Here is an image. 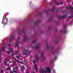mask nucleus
I'll list each match as a JSON object with an SVG mask.
<instances>
[{"label":"nucleus","instance_id":"f257e3e1","mask_svg":"<svg viewBox=\"0 0 73 73\" xmlns=\"http://www.w3.org/2000/svg\"><path fill=\"white\" fill-rule=\"evenodd\" d=\"M22 32L21 33V32L20 31H19V33H20V35H21L23 33V34H24V36L23 37H24V38L25 39L24 40V41H27V40H28V38H26L25 37V34H26V32H25V31H24V28H23L22 30Z\"/></svg>","mask_w":73,"mask_h":73},{"label":"nucleus","instance_id":"f03ea898","mask_svg":"<svg viewBox=\"0 0 73 73\" xmlns=\"http://www.w3.org/2000/svg\"><path fill=\"white\" fill-rule=\"evenodd\" d=\"M8 21V18L6 17L5 15H4L3 18L2 23L3 24H7Z\"/></svg>","mask_w":73,"mask_h":73},{"label":"nucleus","instance_id":"7ed1b4c3","mask_svg":"<svg viewBox=\"0 0 73 73\" xmlns=\"http://www.w3.org/2000/svg\"><path fill=\"white\" fill-rule=\"evenodd\" d=\"M44 68H43L40 70V73H47L46 70H47L49 73H50V68H47L45 70H44Z\"/></svg>","mask_w":73,"mask_h":73},{"label":"nucleus","instance_id":"20e7f679","mask_svg":"<svg viewBox=\"0 0 73 73\" xmlns=\"http://www.w3.org/2000/svg\"><path fill=\"white\" fill-rule=\"evenodd\" d=\"M70 13H72L70 12V11H69L68 13L66 14L65 15L59 16L58 17V18L59 19H65L66 17V16Z\"/></svg>","mask_w":73,"mask_h":73},{"label":"nucleus","instance_id":"39448f33","mask_svg":"<svg viewBox=\"0 0 73 73\" xmlns=\"http://www.w3.org/2000/svg\"><path fill=\"white\" fill-rule=\"evenodd\" d=\"M64 29L63 31H61L60 33H66L68 32V31L66 30V26L65 25H64Z\"/></svg>","mask_w":73,"mask_h":73},{"label":"nucleus","instance_id":"423d86ee","mask_svg":"<svg viewBox=\"0 0 73 73\" xmlns=\"http://www.w3.org/2000/svg\"><path fill=\"white\" fill-rule=\"evenodd\" d=\"M33 63H34L35 64V66H34L35 67V69L36 71V72H37V71H38V68L37 67V65L36 64V62H35V59L33 61Z\"/></svg>","mask_w":73,"mask_h":73},{"label":"nucleus","instance_id":"0eeeda50","mask_svg":"<svg viewBox=\"0 0 73 73\" xmlns=\"http://www.w3.org/2000/svg\"><path fill=\"white\" fill-rule=\"evenodd\" d=\"M54 47L52 46H47L46 48L47 49H51V52H53V50L54 49Z\"/></svg>","mask_w":73,"mask_h":73},{"label":"nucleus","instance_id":"6e6552de","mask_svg":"<svg viewBox=\"0 0 73 73\" xmlns=\"http://www.w3.org/2000/svg\"><path fill=\"white\" fill-rule=\"evenodd\" d=\"M20 37L19 36L17 38V40L16 41V42L15 43V45L17 46H19V42H20Z\"/></svg>","mask_w":73,"mask_h":73},{"label":"nucleus","instance_id":"1a4fd4ad","mask_svg":"<svg viewBox=\"0 0 73 73\" xmlns=\"http://www.w3.org/2000/svg\"><path fill=\"white\" fill-rule=\"evenodd\" d=\"M49 15L50 17H49V19L47 20V21L48 22L52 21V17H53L52 13L49 14Z\"/></svg>","mask_w":73,"mask_h":73},{"label":"nucleus","instance_id":"9d476101","mask_svg":"<svg viewBox=\"0 0 73 73\" xmlns=\"http://www.w3.org/2000/svg\"><path fill=\"white\" fill-rule=\"evenodd\" d=\"M20 68L21 69L20 71L21 72H23V71H24L25 70V67H24L23 66H20Z\"/></svg>","mask_w":73,"mask_h":73},{"label":"nucleus","instance_id":"9b49d317","mask_svg":"<svg viewBox=\"0 0 73 73\" xmlns=\"http://www.w3.org/2000/svg\"><path fill=\"white\" fill-rule=\"evenodd\" d=\"M31 46V48H35V49H36V50H39L40 51V47L39 46H36L35 47L32 46Z\"/></svg>","mask_w":73,"mask_h":73},{"label":"nucleus","instance_id":"f8f14e48","mask_svg":"<svg viewBox=\"0 0 73 73\" xmlns=\"http://www.w3.org/2000/svg\"><path fill=\"white\" fill-rule=\"evenodd\" d=\"M41 21L40 19L37 20L36 22H35L34 23V24H38L40 23Z\"/></svg>","mask_w":73,"mask_h":73},{"label":"nucleus","instance_id":"ddd939ff","mask_svg":"<svg viewBox=\"0 0 73 73\" xmlns=\"http://www.w3.org/2000/svg\"><path fill=\"white\" fill-rule=\"evenodd\" d=\"M56 9V8L54 7H53L52 8V9H49V11H52V12H54L55 10Z\"/></svg>","mask_w":73,"mask_h":73},{"label":"nucleus","instance_id":"4468645a","mask_svg":"<svg viewBox=\"0 0 73 73\" xmlns=\"http://www.w3.org/2000/svg\"><path fill=\"white\" fill-rule=\"evenodd\" d=\"M15 68H13V71L15 73H19V71H17V70H15Z\"/></svg>","mask_w":73,"mask_h":73},{"label":"nucleus","instance_id":"2eb2a0df","mask_svg":"<svg viewBox=\"0 0 73 73\" xmlns=\"http://www.w3.org/2000/svg\"><path fill=\"white\" fill-rule=\"evenodd\" d=\"M27 52H28V50H26L25 49L24 51V52H23V54H24L27 55Z\"/></svg>","mask_w":73,"mask_h":73},{"label":"nucleus","instance_id":"dca6fc26","mask_svg":"<svg viewBox=\"0 0 73 73\" xmlns=\"http://www.w3.org/2000/svg\"><path fill=\"white\" fill-rule=\"evenodd\" d=\"M15 38V36H11L10 37V40H11L12 41Z\"/></svg>","mask_w":73,"mask_h":73},{"label":"nucleus","instance_id":"f3484780","mask_svg":"<svg viewBox=\"0 0 73 73\" xmlns=\"http://www.w3.org/2000/svg\"><path fill=\"white\" fill-rule=\"evenodd\" d=\"M69 8H70V9H73V8L72 7V6H71V5H69V6H68V7L67 8V10H69Z\"/></svg>","mask_w":73,"mask_h":73},{"label":"nucleus","instance_id":"a211bd4d","mask_svg":"<svg viewBox=\"0 0 73 73\" xmlns=\"http://www.w3.org/2000/svg\"><path fill=\"white\" fill-rule=\"evenodd\" d=\"M36 57L37 61H39V59H40V57H38L36 55Z\"/></svg>","mask_w":73,"mask_h":73},{"label":"nucleus","instance_id":"6ab92c4d","mask_svg":"<svg viewBox=\"0 0 73 73\" xmlns=\"http://www.w3.org/2000/svg\"><path fill=\"white\" fill-rule=\"evenodd\" d=\"M17 65H16V67H14L13 68H15V69L17 70V69L19 68V66H17Z\"/></svg>","mask_w":73,"mask_h":73},{"label":"nucleus","instance_id":"aec40b11","mask_svg":"<svg viewBox=\"0 0 73 73\" xmlns=\"http://www.w3.org/2000/svg\"><path fill=\"white\" fill-rule=\"evenodd\" d=\"M2 51L3 52H4L5 51V47L3 46V48L2 49Z\"/></svg>","mask_w":73,"mask_h":73},{"label":"nucleus","instance_id":"412c9836","mask_svg":"<svg viewBox=\"0 0 73 73\" xmlns=\"http://www.w3.org/2000/svg\"><path fill=\"white\" fill-rule=\"evenodd\" d=\"M14 59L15 60V61H16L18 62V63H20V61H19L18 60H16V58L14 57Z\"/></svg>","mask_w":73,"mask_h":73},{"label":"nucleus","instance_id":"4be33fe9","mask_svg":"<svg viewBox=\"0 0 73 73\" xmlns=\"http://www.w3.org/2000/svg\"><path fill=\"white\" fill-rule=\"evenodd\" d=\"M58 49L56 50L55 52L53 53V54L54 55L56 53H57V52H58Z\"/></svg>","mask_w":73,"mask_h":73},{"label":"nucleus","instance_id":"5701e85b","mask_svg":"<svg viewBox=\"0 0 73 73\" xmlns=\"http://www.w3.org/2000/svg\"><path fill=\"white\" fill-rule=\"evenodd\" d=\"M18 52H19V50H18L17 51L15 52V53L14 54H13L12 55L13 56V55H14V54H17V53Z\"/></svg>","mask_w":73,"mask_h":73},{"label":"nucleus","instance_id":"b1692460","mask_svg":"<svg viewBox=\"0 0 73 73\" xmlns=\"http://www.w3.org/2000/svg\"><path fill=\"white\" fill-rule=\"evenodd\" d=\"M36 42V39H35L33 41V44H35Z\"/></svg>","mask_w":73,"mask_h":73},{"label":"nucleus","instance_id":"393cba45","mask_svg":"<svg viewBox=\"0 0 73 73\" xmlns=\"http://www.w3.org/2000/svg\"><path fill=\"white\" fill-rule=\"evenodd\" d=\"M11 68L10 67H9V68H7L6 69V70H11Z\"/></svg>","mask_w":73,"mask_h":73},{"label":"nucleus","instance_id":"a878e982","mask_svg":"<svg viewBox=\"0 0 73 73\" xmlns=\"http://www.w3.org/2000/svg\"><path fill=\"white\" fill-rule=\"evenodd\" d=\"M7 53L8 55H9L11 53L10 52V51H8L7 52Z\"/></svg>","mask_w":73,"mask_h":73},{"label":"nucleus","instance_id":"bb28decb","mask_svg":"<svg viewBox=\"0 0 73 73\" xmlns=\"http://www.w3.org/2000/svg\"><path fill=\"white\" fill-rule=\"evenodd\" d=\"M43 55H44V54L43 53V52H41V56L42 57H43Z\"/></svg>","mask_w":73,"mask_h":73},{"label":"nucleus","instance_id":"cd10ccee","mask_svg":"<svg viewBox=\"0 0 73 73\" xmlns=\"http://www.w3.org/2000/svg\"><path fill=\"white\" fill-rule=\"evenodd\" d=\"M73 17V15L72 14L70 15V16L69 17V18H72Z\"/></svg>","mask_w":73,"mask_h":73},{"label":"nucleus","instance_id":"c85d7f7f","mask_svg":"<svg viewBox=\"0 0 73 73\" xmlns=\"http://www.w3.org/2000/svg\"><path fill=\"white\" fill-rule=\"evenodd\" d=\"M55 42L56 44H57L58 43V42H59V41H58L57 40H56L55 41Z\"/></svg>","mask_w":73,"mask_h":73},{"label":"nucleus","instance_id":"c756f323","mask_svg":"<svg viewBox=\"0 0 73 73\" xmlns=\"http://www.w3.org/2000/svg\"><path fill=\"white\" fill-rule=\"evenodd\" d=\"M24 65H25L26 66H28V64H27V63H25V64L24 63Z\"/></svg>","mask_w":73,"mask_h":73},{"label":"nucleus","instance_id":"7c9ffc66","mask_svg":"<svg viewBox=\"0 0 73 73\" xmlns=\"http://www.w3.org/2000/svg\"><path fill=\"white\" fill-rule=\"evenodd\" d=\"M45 13L46 14H47L48 13V11L46 10L45 11Z\"/></svg>","mask_w":73,"mask_h":73},{"label":"nucleus","instance_id":"2f4dec72","mask_svg":"<svg viewBox=\"0 0 73 73\" xmlns=\"http://www.w3.org/2000/svg\"><path fill=\"white\" fill-rule=\"evenodd\" d=\"M20 62V64H24V63H23V62Z\"/></svg>","mask_w":73,"mask_h":73},{"label":"nucleus","instance_id":"473e14b6","mask_svg":"<svg viewBox=\"0 0 73 73\" xmlns=\"http://www.w3.org/2000/svg\"><path fill=\"white\" fill-rule=\"evenodd\" d=\"M56 4L57 5H59V3H56Z\"/></svg>","mask_w":73,"mask_h":73},{"label":"nucleus","instance_id":"72a5a7b5","mask_svg":"<svg viewBox=\"0 0 73 73\" xmlns=\"http://www.w3.org/2000/svg\"><path fill=\"white\" fill-rule=\"evenodd\" d=\"M1 73H3L4 72V70H1Z\"/></svg>","mask_w":73,"mask_h":73},{"label":"nucleus","instance_id":"f704fd0d","mask_svg":"<svg viewBox=\"0 0 73 73\" xmlns=\"http://www.w3.org/2000/svg\"><path fill=\"white\" fill-rule=\"evenodd\" d=\"M51 29V27H50L48 28V30H50Z\"/></svg>","mask_w":73,"mask_h":73},{"label":"nucleus","instance_id":"c9c22d12","mask_svg":"<svg viewBox=\"0 0 73 73\" xmlns=\"http://www.w3.org/2000/svg\"><path fill=\"white\" fill-rule=\"evenodd\" d=\"M31 51H29V53L28 54H30V53H31Z\"/></svg>","mask_w":73,"mask_h":73},{"label":"nucleus","instance_id":"e433bc0d","mask_svg":"<svg viewBox=\"0 0 73 73\" xmlns=\"http://www.w3.org/2000/svg\"><path fill=\"white\" fill-rule=\"evenodd\" d=\"M53 72H54V73H56V72H55V70H53Z\"/></svg>","mask_w":73,"mask_h":73},{"label":"nucleus","instance_id":"4c0bfd02","mask_svg":"<svg viewBox=\"0 0 73 73\" xmlns=\"http://www.w3.org/2000/svg\"><path fill=\"white\" fill-rule=\"evenodd\" d=\"M7 62L5 61V64H7Z\"/></svg>","mask_w":73,"mask_h":73},{"label":"nucleus","instance_id":"58836bf2","mask_svg":"<svg viewBox=\"0 0 73 73\" xmlns=\"http://www.w3.org/2000/svg\"><path fill=\"white\" fill-rule=\"evenodd\" d=\"M10 53H12V50H11L10 51Z\"/></svg>","mask_w":73,"mask_h":73},{"label":"nucleus","instance_id":"ea45409f","mask_svg":"<svg viewBox=\"0 0 73 73\" xmlns=\"http://www.w3.org/2000/svg\"><path fill=\"white\" fill-rule=\"evenodd\" d=\"M10 73H14L13 72V71H11H11H10Z\"/></svg>","mask_w":73,"mask_h":73},{"label":"nucleus","instance_id":"a19ab883","mask_svg":"<svg viewBox=\"0 0 73 73\" xmlns=\"http://www.w3.org/2000/svg\"><path fill=\"white\" fill-rule=\"evenodd\" d=\"M11 44H9L8 45V46H11Z\"/></svg>","mask_w":73,"mask_h":73},{"label":"nucleus","instance_id":"79ce46f5","mask_svg":"<svg viewBox=\"0 0 73 73\" xmlns=\"http://www.w3.org/2000/svg\"><path fill=\"white\" fill-rule=\"evenodd\" d=\"M52 62H53V61H51L50 62V64H52Z\"/></svg>","mask_w":73,"mask_h":73},{"label":"nucleus","instance_id":"37998d69","mask_svg":"<svg viewBox=\"0 0 73 73\" xmlns=\"http://www.w3.org/2000/svg\"><path fill=\"white\" fill-rule=\"evenodd\" d=\"M16 57H17V58H19V56H16Z\"/></svg>","mask_w":73,"mask_h":73},{"label":"nucleus","instance_id":"c03bdc74","mask_svg":"<svg viewBox=\"0 0 73 73\" xmlns=\"http://www.w3.org/2000/svg\"><path fill=\"white\" fill-rule=\"evenodd\" d=\"M45 59V58H43V61H44V60Z\"/></svg>","mask_w":73,"mask_h":73},{"label":"nucleus","instance_id":"a18cd8bd","mask_svg":"<svg viewBox=\"0 0 73 73\" xmlns=\"http://www.w3.org/2000/svg\"><path fill=\"white\" fill-rule=\"evenodd\" d=\"M13 50V49H11V50L12 51V50Z\"/></svg>","mask_w":73,"mask_h":73},{"label":"nucleus","instance_id":"49530a36","mask_svg":"<svg viewBox=\"0 0 73 73\" xmlns=\"http://www.w3.org/2000/svg\"><path fill=\"white\" fill-rule=\"evenodd\" d=\"M33 73H35V71H33Z\"/></svg>","mask_w":73,"mask_h":73},{"label":"nucleus","instance_id":"de8ad7c7","mask_svg":"<svg viewBox=\"0 0 73 73\" xmlns=\"http://www.w3.org/2000/svg\"><path fill=\"white\" fill-rule=\"evenodd\" d=\"M46 45H48V43H46Z\"/></svg>","mask_w":73,"mask_h":73},{"label":"nucleus","instance_id":"09e8293b","mask_svg":"<svg viewBox=\"0 0 73 73\" xmlns=\"http://www.w3.org/2000/svg\"><path fill=\"white\" fill-rule=\"evenodd\" d=\"M55 59H57V58L56 57H55Z\"/></svg>","mask_w":73,"mask_h":73},{"label":"nucleus","instance_id":"8fccbe9b","mask_svg":"<svg viewBox=\"0 0 73 73\" xmlns=\"http://www.w3.org/2000/svg\"><path fill=\"white\" fill-rule=\"evenodd\" d=\"M1 51L0 50V54H1Z\"/></svg>","mask_w":73,"mask_h":73},{"label":"nucleus","instance_id":"3c124183","mask_svg":"<svg viewBox=\"0 0 73 73\" xmlns=\"http://www.w3.org/2000/svg\"><path fill=\"white\" fill-rule=\"evenodd\" d=\"M62 3H60V5H61V4H62Z\"/></svg>","mask_w":73,"mask_h":73},{"label":"nucleus","instance_id":"603ef678","mask_svg":"<svg viewBox=\"0 0 73 73\" xmlns=\"http://www.w3.org/2000/svg\"><path fill=\"white\" fill-rule=\"evenodd\" d=\"M1 68H3V66H2V65H1Z\"/></svg>","mask_w":73,"mask_h":73},{"label":"nucleus","instance_id":"864d4df0","mask_svg":"<svg viewBox=\"0 0 73 73\" xmlns=\"http://www.w3.org/2000/svg\"><path fill=\"white\" fill-rule=\"evenodd\" d=\"M11 42H12V41H11V40H10L9 42L10 43H11Z\"/></svg>","mask_w":73,"mask_h":73},{"label":"nucleus","instance_id":"5fc2aeb1","mask_svg":"<svg viewBox=\"0 0 73 73\" xmlns=\"http://www.w3.org/2000/svg\"><path fill=\"white\" fill-rule=\"evenodd\" d=\"M59 11V9H58V10H57V12H58Z\"/></svg>","mask_w":73,"mask_h":73},{"label":"nucleus","instance_id":"6e6d98bb","mask_svg":"<svg viewBox=\"0 0 73 73\" xmlns=\"http://www.w3.org/2000/svg\"><path fill=\"white\" fill-rule=\"evenodd\" d=\"M10 63H12V61L10 62Z\"/></svg>","mask_w":73,"mask_h":73},{"label":"nucleus","instance_id":"4d7b16f0","mask_svg":"<svg viewBox=\"0 0 73 73\" xmlns=\"http://www.w3.org/2000/svg\"><path fill=\"white\" fill-rule=\"evenodd\" d=\"M73 21H71L70 22L71 23H73Z\"/></svg>","mask_w":73,"mask_h":73},{"label":"nucleus","instance_id":"13d9d810","mask_svg":"<svg viewBox=\"0 0 73 73\" xmlns=\"http://www.w3.org/2000/svg\"><path fill=\"white\" fill-rule=\"evenodd\" d=\"M29 60V59H28L27 60V61H28V60Z\"/></svg>","mask_w":73,"mask_h":73},{"label":"nucleus","instance_id":"bf43d9fd","mask_svg":"<svg viewBox=\"0 0 73 73\" xmlns=\"http://www.w3.org/2000/svg\"><path fill=\"white\" fill-rule=\"evenodd\" d=\"M8 61H9V60H7V62H8Z\"/></svg>","mask_w":73,"mask_h":73},{"label":"nucleus","instance_id":"052dcab7","mask_svg":"<svg viewBox=\"0 0 73 73\" xmlns=\"http://www.w3.org/2000/svg\"><path fill=\"white\" fill-rule=\"evenodd\" d=\"M0 62H1V60H0Z\"/></svg>","mask_w":73,"mask_h":73},{"label":"nucleus","instance_id":"680f3d73","mask_svg":"<svg viewBox=\"0 0 73 73\" xmlns=\"http://www.w3.org/2000/svg\"><path fill=\"white\" fill-rule=\"evenodd\" d=\"M20 48H21L20 47H19V49H20Z\"/></svg>","mask_w":73,"mask_h":73},{"label":"nucleus","instance_id":"e2e57ef3","mask_svg":"<svg viewBox=\"0 0 73 73\" xmlns=\"http://www.w3.org/2000/svg\"><path fill=\"white\" fill-rule=\"evenodd\" d=\"M14 65H15V64H14L13 65V66H14Z\"/></svg>","mask_w":73,"mask_h":73},{"label":"nucleus","instance_id":"0e129e2a","mask_svg":"<svg viewBox=\"0 0 73 73\" xmlns=\"http://www.w3.org/2000/svg\"><path fill=\"white\" fill-rule=\"evenodd\" d=\"M26 73H28V71H27V72H26Z\"/></svg>","mask_w":73,"mask_h":73},{"label":"nucleus","instance_id":"69168bd1","mask_svg":"<svg viewBox=\"0 0 73 73\" xmlns=\"http://www.w3.org/2000/svg\"><path fill=\"white\" fill-rule=\"evenodd\" d=\"M67 12V11H66V13Z\"/></svg>","mask_w":73,"mask_h":73},{"label":"nucleus","instance_id":"338daca9","mask_svg":"<svg viewBox=\"0 0 73 73\" xmlns=\"http://www.w3.org/2000/svg\"><path fill=\"white\" fill-rule=\"evenodd\" d=\"M28 73H29V72H28Z\"/></svg>","mask_w":73,"mask_h":73},{"label":"nucleus","instance_id":"774afa93","mask_svg":"<svg viewBox=\"0 0 73 73\" xmlns=\"http://www.w3.org/2000/svg\"><path fill=\"white\" fill-rule=\"evenodd\" d=\"M72 4H73V3H72Z\"/></svg>","mask_w":73,"mask_h":73}]
</instances>
